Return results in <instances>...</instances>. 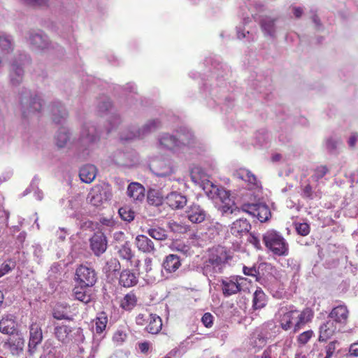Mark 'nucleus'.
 I'll list each match as a JSON object with an SVG mask.
<instances>
[{"mask_svg": "<svg viewBox=\"0 0 358 358\" xmlns=\"http://www.w3.org/2000/svg\"><path fill=\"white\" fill-rule=\"evenodd\" d=\"M280 324L282 329L287 331L293 328V331H299L302 326L310 321L313 313L311 309L305 308L299 312L296 309L282 308L280 310Z\"/></svg>", "mask_w": 358, "mask_h": 358, "instance_id": "nucleus-1", "label": "nucleus"}, {"mask_svg": "<svg viewBox=\"0 0 358 358\" xmlns=\"http://www.w3.org/2000/svg\"><path fill=\"white\" fill-rule=\"evenodd\" d=\"M231 259V257L224 248L212 249L208 258L203 263V274L208 278L215 277L216 274L222 272L226 264Z\"/></svg>", "mask_w": 358, "mask_h": 358, "instance_id": "nucleus-2", "label": "nucleus"}, {"mask_svg": "<svg viewBox=\"0 0 358 358\" xmlns=\"http://www.w3.org/2000/svg\"><path fill=\"white\" fill-rule=\"evenodd\" d=\"M266 248L277 256H287L289 254V244L284 237L275 230H268L262 236Z\"/></svg>", "mask_w": 358, "mask_h": 358, "instance_id": "nucleus-3", "label": "nucleus"}, {"mask_svg": "<svg viewBox=\"0 0 358 358\" xmlns=\"http://www.w3.org/2000/svg\"><path fill=\"white\" fill-rule=\"evenodd\" d=\"M19 102L24 117L41 111L43 106V100L39 96L25 88L22 89L20 93Z\"/></svg>", "mask_w": 358, "mask_h": 358, "instance_id": "nucleus-4", "label": "nucleus"}, {"mask_svg": "<svg viewBox=\"0 0 358 358\" xmlns=\"http://www.w3.org/2000/svg\"><path fill=\"white\" fill-rule=\"evenodd\" d=\"M192 139L193 135L189 132L187 134H180L178 138L169 134H164L160 136L159 141L163 148L176 152L190 145Z\"/></svg>", "mask_w": 358, "mask_h": 358, "instance_id": "nucleus-5", "label": "nucleus"}, {"mask_svg": "<svg viewBox=\"0 0 358 358\" xmlns=\"http://www.w3.org/2000/svg\"><path fill=\"white\" fill-rule=\"evenodd\" d=\"M99 139V134L96 126L91 122L85 123L82 127L77 148L79 150L85 151L91 145L96 143Z\"/></svg>", "mask_w": 358, "mask_h": 358, "instance_id": "nucleus-6", "label": "nucleus"}, {"mask_svg": "<svg viewBox=\"0 0 358 358\" xmlns=\"http://www.w3.org/2000/svg\"><path fill=\"white\" fill-rule=\"evenodd\" d=\"M97 273L95 270L87 265H79L75 273V280L80 285L92 287L97 281Z\"/></svg>", "mask_w": 358, "mask_h": 358, "instance_id": "nucleus-7", "label": "nucleus"}, {"mask_svg": "<svg viewBox=\"0 0 358 358\" xmlns=\"http://www.w3.org/2000/svg\"><path fill=\"white\" fill-rule=\"evenodd\" d=\"M242 210L257 217L261 222L267 221L271 215L268 206L264 203H245L242 206Z\"/></svg>", "mask_w": 358, "mask_h": 358, "instance_id": "nucleus-8", "label": "nucleus"}, {"mask_svg": "<svg viewBox=\"0 0 358 358\" xmlns=\"http://www.w3.org/2000/svg\"><path fill=\"white\" fill-rule=\"evenodd\" d=\"M27 42L33 49L38 50H48L52 47L48 36L41 31H31L27 37Z\"/></svg>", "mask_w": 358, "mask_h": 358, "instance_id": "nucleus-9", "label": "nucleus"}, {"mask_svg": "<svg viewBox=\"0 0 358 358\" xmlns=\"http://www.w3.org/2000/svg\"><path fill=\"white\" fill-rule=\"evenodd\" d=\"M211 186L222 203V205L220 208L222 213H234L237 208L234 201L230 197L229 192L222 187L218 188L213 184H211Z\"/></svg>", "mask_w": 358, "mask_h": 358, "instance_id": "nucleus-10", "label": "nucleus"}, {"mask_svg": "<svg viewBox=\"0 0 358 358\" xmlns=\"http://www.w3.org/2000/svg\"><path fill=\"white\" fill-rule=\"evenodd\" d=\"M187 219L194 224H200L210 218L206 210L197 203H192L185 211Z\"/></svg>", "mask_w": 358, "mask_h": 358, "instance_id": "nucleus-11", "label": "nucleus"}, {"mask_svg": "<svg viewBox=\"0 0 358 358\" xmlns=\"http://www.w3.org/2000/svg\"><path fill=\"white\" fill-rule=\"evenodd\" d=\"M90 249L96 257L104 253L107 249V238L103 233H95L90 239Z\"/></svg>", "mask_w": 358, "mask_h": 358, "instance_id": "nucleus-12", "label": "nucleus"}, {"mask_svg": "<svg viewBox=\"0 0 358 358\" xmlns=\"http://www.w3.org/2000/svg\"><path fill=\"white\" fill-rule=\"evenodd\" d=\"M162 124L158 119L148 120L141 128L132 132L129 136L126 137V140L133 139L134 138H142L148 134L153 132L160 128Z\"/></svg>", "mask_w": 358, "mask_h": 358, "instance_id": "nucleus-13", "label": "nucleus"}, {"mask_svg": "<svg viewBox=\"0 0 358 358\" xmlns=\"http://www.w3.org/2000/svg\"><path fill=\"white\" fill-rule=\"evenodd\" d=\"M349 310L345 304L338 305L331 310L328 317L336 324L345 325L348 323Z\"/></svg>", "mask_w": 358, "mask_h": 358, "instance_id": "nucleus-14", "label": "nucleus"}, {"mask_svg": "<svg viewBox=\"0 0 358 358\" xmlns=\"http://www.w3.org/2000/svg\"><path fill=\"white\" fill-rule=\"evenodd\" d=\"M43 340L42 330L40 326L36 324H32L29 327V341L28 343L29 352L31 355L34 354L36 347Z\"/></svg>", "mask_w": 358, "mask_h": 358, "instance_id": "nucleus-15", "label": "nucleus"}, {"mask_svg": "<svg viewBox=\"0 0 358 358\" xmlns=\"http://www.w3.org/2000/svg\"><path fill=\"white\" fill-rule=\"evenodd\" d=\"M111 162L118 166H131L134 164L132 154L117 150L110 156Z\"/></svg>", "mask_w": 358, "mask_h": 358, "instance_id": "nucleus-16", "label": "nucleus"}, {"mask_svg": "<svg viewBox=\"0 0 358 358\" xmlns=\"http://www.w3.org/2000/svg\"><path fill=\"white\" fill-rule=\"evenodd\" d=\"M243 278L236 276L222 280L221 286L224 296H229L239 292L241 290V284L238 280Z\"/></svg>", "mask_w": 358, "mask_h": 358, "instance_id": "nucleus-17", "label": "nucleus"}, {"mask_svg": "<svg viewBox=\"0 0 358 358\" xmlns=\"http://www.w3.org/2000/svg\"><path fill=\"white\" fill-rule=\"evenodd\" d=\"M166 202L172 209L178 210L182 209L187 205V199L180 192H171L166 196Z\"/></svg>", "mask_w": 358, "mask_h": 358, "instance_id": "nucleus-18", "label": "nucleus"}, {"mask_svg": "<svg viewBox=\"0 0 358 358\" xmlns=\"http://www.w3.org/2000/svg\"><path fill=\"white\" fill-rule=\"evenodd\" d=\"M24 71L21 64L13 62L9 67V80L13 86H18L23 80Z\"/></svg>", "mask_w": 358, "mask_h": 358, "instance_id": "nucleus-19", "label": "nucleus"}, {"mask_svg": "<svg viewBox=\"0 0 358 358\" xmlns=\"http://www.w3.org/2000/svg\"><path fill=\"white\" fill-rule=\"evenodd\" d=\"M52 119L56 124L62 123L68 117V111L60 101H55L50 106Z\"/></svg>", "mask_w": 358, "mask_h": 358, "instance_id": "nucleus-20", "label": "nucleus"}, {"mask_svg": "<svg viewBox=\"0 0 358 358\" xmlns=\"http://www.w3.org/2000/svg\"><path fill=\"white\" fill-rule=\"evenodd\" d=\"M135 245L143 253L154 254L156 252L153 241L145 235H138L135 238Z\"/></svg>", "mask_w": 358, "mask_h": 358, "instance_id": "nucleus-21", "label": "nucleus"}, {"mask_svg": "<svg viewBox=\"0 0 358 358\" xmlns=\"http://www.w3.org/2000/svg\"><path fill=\"white\" fill-rule=\"evenodd\" d=\"M71 132L66 127L59 128L54 136L55 144L59 149L64 148L71 143Z\"/></svg>", "mask_w": 358, "mask_h": 358, "instance_id": "nucleus-22", "label": "nucleus"}, {"mask_svg": "<svg viewBox=\"0 0 358 358\" xmlns=\"http://www.w3.org/2000/svg\"><path fill=\"white\" fill-rule=\"evenodd\" d=\"M251 229L250 222L246 219H238L234 222L231 226L230 231L232 235L241 237L249 232Z\"/></svg>", "mask_w": 358, "mask_h": 358, "instance_id": "nucleus-23", "label": "nucleus"}, {"mask_svg": "<svg viewBox=\"0 0 358 358\" xmlns=\"http://www.w3.org/2000/svg\"><path fill=\"white\" fill-rule=\"evenodd\" d=\"M276 20V18H272L269 16H264L261 18L259 24L262 31L264 32L265 36H269L271 38H274L275 36Z\"/></svg>", "mask_w": 358, "mask_h": 358, "instance_id": "nucleus-24", "label": "nucleus"}, {"mask_svg": "<svg viewBox=\"0 0 358 358\" xmlns=\"http://www.w3.org/2000/svg\"><path fill=\"white\" fill-rule=\"evenodd\" d=\"M145 187L136 182H131L127 187V195L135 201H142L145 197Z\"/></svg>", "mask_w": 358, "mask_h": 358, "instance_id": "nucleus-25", "label": "nucleus"}, {"mask_svg": "<svg viewBox=\"0 0 358 358\" xmlns=\"http://www.w3.org/2000/svg\"><path fill=\"white\" fill-rule=\"evenodd\" d=\"M115 250L119 257L128 262H132L134 258V252L131 250V244L129 241H124V243L115 245Z\"/></svg>", "mask_w": 358, "mask_h": 358, "instance_id": "nucleus-26", "label": "nucleus"}, {"mask_svg": "<svg viewBox=\"0 0 358 358\" xmlns=\"http://www.w3.org/2000/svg\"><path fill=\"white\" fill-rule=\"evenodd\" d=\"M336 324L331 320H327L320 327V341H326L330 338L336 331Z\"/></svg>", "mask_w": 358, "mask_h": 358, "instance_id": "nucleus-27", "label": "nucleus"}, {"mask_svg": "<svg viewBox=\"0 0 358 358\" xmlns=\"http://www.w3.org/2000/svg\"><path fill=\"white\" fill-rule=\"evenodd\" d=\"M15 48L13 38L6 33H0V52L6 55L11 53Z\"/></svg>", "mask_w": 358, "mask_h": 358, "instance_id": "nucleus-28", "label": "nucleus"}, {"mask_svg": "<svg viewBox=\"0 0 358 358\" xmlns=\"http://www.w3.org/2000/svg\"><path fill=\"white\" fill-rule=\"evenodd\" d=\"M138 282V278L135 273L131 272L129 269H124L120 273L119 283L121 286L124 287H131L136 285Z\"/></svg>", "mask_w": 358, "mask_h": 358, "instance_id": "nucleus-29", "label": "nucleus"}, {"mask_svg": "<svg viewBox=\"0 0 358 358\" xmlns=\"http://www.w3.org/2000/svg\"><path fill=\"white\" fill-rule=\"evenodd\" d=\"M96 175V168L92 164H87L83 166L79 172L80 180L86 183L92 182Z\"/></svg>", "mask_w": 358, "mask_h": 358, "instance_id": "nucleus-30", "label": "nucleus"}, {"mask_svg": "<svg viewBox=\"0 0 358 358\" xmlns=\"http://www.w3.org/2000/svg\"><path fill=\"white\" fill-rule=\"evenodd\" d=\"M15 330V322L13 315H6L0 320V331L1 333L11 335Z\"/></svg>", "mask_w": 358, "mask_h": 358, "instance_id": "nucleus-31", "label": "nucleus"}, {"mask_svg": "<svg viewBox=\"0 0 358 358\" xmlns=\"http://www.w3.org/2000/svg\"><path fill=\"white\" fill-rule=\"evenodd\" d=\"M70 306L67 304L58 303L53 309V317L61 320H71L73 318L70 316Z\"/></svg>", "mask_w": 358, "mask_h": 358, "instance_id": "nucleus-32", "label": "nucleus"}, {"mask_svg": "<svg viewBox=\"0 0 358 358\" xmlns=\"http://www.w3.org/2000/svg\"><path fill=\"white\" fill-rule=\"evenodd\" d=\"M180 260L176 255L171 254L163 262V268L169 273L175 272L180 266Z\"/></svg>", "mask_w": 358, "mask_h": 358, "instance_id": "nucleus-33", "label": "nucleus"}, {"mask_svg": "<svg viewBox=\"0 0 358 358\" xmlns=\"http://www.w3.org/2000/svg\"><path fill=\"white\" fill-rule=\"evenodd\" d=\"M148 325L146 330L148 333L156 334L159 332L162 327V321L159 316L156 314H150L148 315Z\"/></svg>", "mask_w": 358, "mask_h": 358, "instance_id": "nucleus-34", "label": "nucleus"}, {"mask_svg": "<svg viewBox=\"0 0 358 358\" xmlns=\"http://www.w3.org/2000/svg\"><path fill=\"white\" fill-rule=\"evenodd\" d=\"M88 287H89L80 285L78 286H76L73 289L72 294L73 297L84 303H88L91 301V294H90V292L86 289Z\"/></svg>", "mask_w": 358, "mask_h": 358, "instance_id": "nucleus-35", "label": "nucleus"}, {"mask_svg": "<svg viewBox=\"0 0 358 358\" xmlns=\"http://www.w3.org/2000/svg\"><path fill=\"white\" fill-rule=\"evenodd\" d=\"M6 344L13 355H18L23 350L24 341L23 338L17 335L10 338Z\"/></svg>", "mask_w": 358, "mask_h": 358, "instance_id": "nucleus-36", "label": "nucleus"}, {"mask_svg": "<svg viewBox=\"0 0 358 358\" xmlns=\"http://www.w3.org/2000/svg\"><path fill=\"white\" fill-rule=\"evenodd\" d=\"M253 307L255 309H261L266 304V296L263 290L258 287L253 294Z\"/></svg>", "mask_w": 358, "mask_h": 358, "instance_id": "nucleus-37", "label": "nucleus"}, {"mask_svg": "<svg viewBox=\"0 0 358 358\" xmlns=\"http://www.w3.org/2000/svg\"><path fill=\"white\" fill-rule=\"evenodd\" d=\"M137 298L134 293L127 294L121 301L120 306L124 310H131L136 305Z\"/></svg>", "mask_w": 358, "mask_h": 358, "instance_id": "nucleus-38", "label": "nucleus"}, {"mask_svg": "<svg viewBox=\"0 0 358 358\" xmlns=\"http://www.w3.org/2000/svg\"><path fill=\"white\" fill-rule=\"evenodd\" d=\"M120 268L121 264L119 260L116 258H111L106 262L105 266L103 267V271L109 275L113 272L119 271Z\"/></svg>", "mask_w": 358, "mask_h": 358, "instance_id": "nucleus-39", "label": "nucleus"}, {"mask_svg": "<svg viewBox=\"0 0 358 358\" xmlns=\"http://www.w3.org/2000/svg\"><path fill=\"white\" fill-rule=\"evenodd\" d=\"M71 332V329L66 325H62L59 327H56L55 329V334L57 338L62 341V343H65L69 336V334Z\"/></svg>", "mask_w": 358, "mask_h": 358, "instance_id": "nucleus-40", "label": "nucleus"}, {"mask_svg": "<svg viewBox=\"0 0 358 358\" xmlns=\"http://www.w3.org/2000/svg\"><path fill=\"white\" fill-rule=\"evenodd\" d=\"M147 234L152 238L157 241H164L167 238L168 236L165 229L161 227L150 228L147 230Z\"/></svg>", "mask_w": 358, "mask_h": 358, "instance_id": "nucleus-41", "label": "nucleus"}, {"mask_svg": "<svg viewBox=\"0 0 358 358\" xmlns=\"http://www.w3.org/2000/svg\"><path fill=\"white\" fill-rule=\"evenodd\" d=\"M90 202L91 204H92L94 206H100L103 200H107L106 197V192H103V193L101 192L95 191L94 190L90 194Z\"/></svg>", "mask_w": 358, "mask_h": 358, "instance_id": "nucleus-42", "label": "nucleus"}, {"mask_svg": "<svg viewBox=\"0 0 358 358\" xmlns=\"http://www.w3.org/2000/svg\"><path fill=\"white\" fill-rule=\"evenodd\" d=\"M118 213L122 220L128 222L133 221L135 217V212L127 206L121 207Z\"/></svg>", "mask_w": 358, "mask_h": 358, "instance_id": "nucleus-43", "label": "nucleus"}, {"mask_svg": "<svg viewBox=\"0 0 358 358\" xmlns=\"http://www.w3.org/2000/svg\"><path fill=\"white\" fill-rule=\"evenodd\" d=\"M112 103L108 96L101 97L97 102V109L101 113L112 110Z\"/></svg>", "mask_w": 358, "mask_h": 358, "instance_id": "nucleus-44", "label": "nucleus"}, {"mask_svg": "<svg viewBox=\"0 0 358 358\" xmlns=\"http://www.w3.org/2000/svg\"><path fill=\"white\" fill-rule=\"evenodd\" d=\"M251 339L255 346L261 348L266 343V338L262 331L256 330L252 335Z\"/></svg>", "mask_w": 358, "mask_h": 358, "instance_id": "nucleus-45", "label": "nucleus"}, {"mask_svg": "<svg viewBox=\"0 0 358 358\" xmlns=\"http://www.w3.org/2000/svg\"><path fill=\"white\" fill-rule=\"evenodd\" d=\"M108 318L105 313H101L96 319V332L101 334L106 329Z\"/></svg>", "mask_w": 358, "mask_h": 358, "instance_id": "nucleus-46", "label": "nucleus"}, {"mask_svg": "<svg viewBox=\"0 0 358 358\" xmlns=\"http://www.w3.org/2000/svg\"><path fill=\"white\" fill-rule=\"evenodd\" d=\"M121 122V117L117 113H111L108 118V127H106L108 133L115 129Z\"/></svg>", "mask_w": 358, "mask_h": 358, "instance_id": "nucleus-47", "label": "nucleus"}, {"mask_svg": "<svg viewBox=\"0 0 358 358\" xmlns=\"http://www.w3.org/2000/svg\"><path fill=\"white\" fill-rule=\"evenodd\" d=\"M168 227L171 231L178 234H184L189 230V227L187 225L176 222H169Z\"/></svg>", "mask_w": 358, "mask_h": 358, "instance_id": "nucleus-48", "label": "nucleus"}, {"mask_svg": "<svg viewBox=\"0 0 358 358\" xmlns=\"http://www.w3.org/2000/svg\"><path fill=\"white\" fill-rule=\"evenodd\" d=\"M159 169L155 171V174L159 177H166L170 176L173 173L172 168L170 166L166 165L163 162H160L159 166Z\"/></svg>", "mask_w": 358, "mask_h": 358, "instance_id": "nucleus-49", "label": "nucleus"}, {"mask_svg": "<svg viewBox=\"0 0 358 358\" xmlns=\"http://www.w3.org/2000/svg\"><path fill=\"white\" fill-rule=\"evenodd\" d=\"M329 172V169L326 166H320L317 167L313 175L311 176L312 179L318 182L320 179H322L327 173Z\"/></svg>", "mask_w": 358, "mask_h": 358, "instance_id": "nucleus-50", "label": "nucleus"}, {"mask_svg": "<svg viewBox=\"0 0 358 358\" xmlns=\"http://www.w3.org/2000/svg\"><path fill=\"white\" fill-rule=\"evenodd\" d=\"M338 343L337 341L330 342L325 348V355L322 353L319 355L318 358H331L336 350V345Z\"/></svg>", "mask_w": 358, "mask_h": 358, "instance_id": "nucleus-51", "label": "nucleus"}, {"mask_svg": "<svg viewBox=\"0 0 358 358\" xmlns=\"http://www.w3.org/2000/svg\"><path fill=\"white\" fill-rule=\"evenodd\" d=\"M148 201L153 206H159L162 203V198L157 195L155 190H150L148 193Z\"/></svg>", "mask_w": 358, "mask_h": 358, "instance_id": "nucleus-52", "label": "nucleus"}, {"mask_svg": "<svg viewBox=\"0 0 358 358\" xmlns=\"http://www.w3.org/2000/svg\"><path fill=\"white\" fill-rule=\"evenodd\" d=\"M22 3L31 7H42L48 5V0H20Z\"/></svg>", "mask_w": 358, "mask_h": 358, "instance_id": "nucleus-53", "label": "nucleus"}, {"mask_svg": "<svg viewBox=\"0 0 358 358\" xmlns=\"http://www.w3.org/2000/svg\"><path fill=\"white\" fill-rule=\"evenodd\" d=\"M340 143V140L338 138H336L334 137H329L326 140V148L327 149L333 152L337 148L338 144Z\"/></svg>", "mask_w": 358, "mask_h": 358, "instance_id": "nucleus-54", "label": "nucleus"}, {"mask_svg": "<svg viewBox=\"0 0 358 358\" xmlns=\"http://www.w3.org/2000/svg\"><path fill=\"white\" fill-rule=\"evenodd\" d=\"M297 233L301 236H306L310 232V227L307 223H299L296 225Z\"/></svg>", "mask_w": 358, "mask_h": 358, "instance_id": "nucleus-55", "label": "nucleus"}, {"mask_svg": "<svg viewBox=\"0 0 358 358\" xmlns=\"http://www.w3.org/2000/svg\"><path fill=\"white\" fill-rule=\"evenodd\" d=\"M313 334V332L312 331H304L298 336L297 340L300 344L305 345L311 338Z\"/></svg>", "mask_w": 358, "mask_h": 358, "instance_id": "nucleus-56", "label": "nucleus"}, {"mask_svg": "<svg viewBox=\"0 0 358 358\" xmlns=\"http://www.w3.org/2000/svg\"><path fill=\"white\" fill-rule=\"evenodd\" d=\"M15 266V262L12 259H8L3 263L0 267L3 272H5V275L9 271H12Z\"/></svg>", "mask_w": 358, "mask_h": 358, "instance_id": "nucleus-57", "label": "nucleus"}, {"mask_svg": "<svg viewBox=\"0 0 358 358\" xmlns=\"http://www.w3.org/2000/svg\"><path fill=\"white\" fill-rule=\"evenodd\" d=\"M243 271L245 275H250L253 277H257L259 274V270L255 266H253L252 267H248L244 266L243 268Z\"/></svg>", "mask_w": 358, "mask_h": 358, "instance_id": "nucleus-58", "label": "nucleus"}, {"mask_svg": "<svg viewBox=\"0 0 358 358\" xmlns=\"http://www.w3.org/2000/svg\"><path fill=\"white\" fill-rule=\"evenodd\" d=\"M244 178L243 180L250 184L255 185L257 182V178L250 171L243 169Z\"/></svg>", "mask_w": 358, "mask_h": 358, "instance_id": "nucleus-59", "label": "nucleus"}, {"mask_svg": "<svg viewBox=\"0 0 358 358\" xmlns=\"http://www.w3.org/2000/svg\"><path fill=\"white\" fill-rule=\"evenodd\" d=\"M201 321L206 327H210L213 325V316L210 313H206L203 315Z\"/></svg>", "mask_w": 358, "mask_h": 358, "instance_id": "nucleus-60", "label": "nucleus"}, {"mask_svg": "<svg viewBox=\"0 0 358 358\" xmlns=\"http://www.w3.org/2000/svg\"><path fill=\"white\" fill-rule=\"evenodd\" d=\"M248 241L250 243H251L252 245H253L255 248H257L258 250L262 248L261 243H260V240L255 234H250L249 237H248Z\"/></svg>", "mask_w": 358, "mask_h": 358, "instance_id": "nucleus-61", "label": "nucleus"}, {"mask_svg": "<svg viewBox=\"0 0 358 358\" xmlns=\"http://www.w3.org/2000/svg\"><path fill=\"white\" fill-rule=\"evenodd\" d=\"M152 260L150 257H147L145 259L144 263H145V270L146 272V276L147 277H151L152 276Z\"/></svg>", "mask_w": 358, "mask_h": 358, "instance_id": "nucleus-62", "label": "nucleus"}, {"mask_svg": "<svg viewBox=\"0 0 358 358\" xmlns=\"http://www.w3.org/2000/svg\"><path fill=\"white\" fill-rule=\"evenodd\" d=\"M73 336L75 338L76 341L77 342H83L85 339V336L83 333V329L80 327L76 328L74 329Z\"/></svg>", "mask_w": 358, "mask_h": 358, "instance_id": "nucleus-63", "label": "nucleus"}, {"mask_svg": "<svg viewBox=\"0 0 358 358\" xmlns=\"http://www.w3.org/2000/svg\"><path fill=\"white\" fill-rule=\"evenodd\" d=\"M357 141L358 134L356 132L352 133L348 141L349 147H350L351 148H354Z\"/></svg>", "mask_w": 358, "mask_h": 358, "instance_id": "nucleus-64", "label": "nucleus"}]
</instances>
